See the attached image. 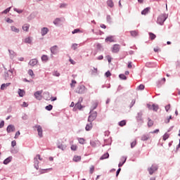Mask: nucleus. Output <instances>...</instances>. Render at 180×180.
<instances>
[{
    "instance_id": "obj_1",
    "label": "nucleus",
    "mask_w": 180,
    "mask_h": 180,
    "mask_svg": "<svg viewBox=\"0 0 180 180\" xmlns=\"http://www.w3.org/2000/svg\"><path fill=\"white\" fill-rule=\"evenodd\" d=\"M75 92L76 94L82 95V94H85V92H86V87H85L83 84H80L76 88Z\"/></svg>"
},
{
    "instance_id": "obj_2",
    "label": "nucleus",
    "mask_w": 180,
    "mask_h": 180,
    "mask_svg": "<svg viewBox=\"0 0 180 180\" xmlns=\"http://www.w3.org/2000/svg\"><path fill=\"white\" fill-rule=\"evenodd\" d=\"M167 18L168 17L167 16V15L162 14L158 18L157 22L159 25H164V22H165V20H167Z\"/></svg>"
},
{
    "instance_id": "obj_3",
    "label": "nucleus",
    "mask_w": 180,
    "mask_h": 180,
    "mask_svg": "<svg viewBox=\"0 0 180 180\" xmlns=\"http://www.w3.org/2000/svg\"><path fill=\"white\" fill-rule=\"evenodd\" d=\"M158 169V167L155 165H153L150 167L148 168V171L150 174V175H153L155 171Z\"/></svg>"
},
{
    "instance_id": "obj_4",
    "label": "nucleus",
    "mask_w": 180,
    "mask_h": 180,
    "mask_svg": "<svg viewBox=\"0 0 180 180\" xmlns=\"http://www.w3.org/2000/svg\"><path fill=\"white\" fill-rule=\"evenodd\" d=\"M96 116H97L96 112H91L90 115L89 116L88 121L94 122V120H95L96 119Z\"/></svg>"
},
{
    "instance_id": "obj_5",
    "label": "nucleus",
    "mask_w": 180,
    "mask_h": 180,
    "mask_svg": "<svg viewBox=\"0 0 180 180\" xmlns=\"http://www.w3.org/2000/svg\"><path fill=\"white\" fill-rule=\"evenodd\" d=\"M35 129H37V130L38 131V136L39 137H43V129L41 128V126L36 125Z\"/></svg>"
},
{
    "instance_id": "obj_6",
    "label": "nucleus",
    "mask_w": 180,
    "mask_h": 180,
    "mask_svg": "<svg viewBox=\"0 0 180 180\" xmlns=\"http://www.w3.org/2000/svg\"><path fill=\"white\" fill-rule=\"evenodd\" d=\"M120 50V45L119 44L113 45L112 48V53H119Z\"/></svg>"
},
{
    "instance_id": "obj_7",
    "label": "nucleus",
    "mask_w": 180,
    "mask_h": 180,
    "mask_svg": "<svg viewBox=\"0 0 180 180\" xmlns=\"http://www.w3.org/2000/svg\"><path fill=\"white\" fill-rule=\"evenodd\" d=\"M43 94V91H38L35 92L34 96H35L36 99H37L38 101H41V94Z\"/></svg>"
},
{
    "instance_id": "obj_8",
    "label": "nucleus",
    "mask_w": 180,
    "mask_h": 180,
    "mask_svg": "<svg viewBox=\"0 0 180 180\" xmlns=\"http://www.w3.org/2000/svg\"><path fill=\"white\" fill-rule=\"evenodd\" d=\"M15 128L14 125L10 124L7 127L6 131L7 133H12L15 131Z\"/></svg>"
},
{
    "instance_id": "obj_9",
    "label": "nucleus",
    "mask_w": 180,
    "mask_h": 180,
    "mask_svg": "<svg viewBox=\"0 0 180 180\" xmlns=\"http://www.w3.org/2000/svg\"><path fill=\"white\" fill-rule=\"evenodd\" d=\"M148 108L150 110H154V112H157V110H158V105L155 104H153L152 105H148Z\"/></svg>"
},
{
    "instance_id": "obj_10",
    "label": "nucleus",
    "mask_w": 180,
    "mask_h": 180,
    "mask_svg": "<svg viewBox=\"0 0 180 180\" xmlns=\"http://www.w3.org/2000/svg\"><path fill=\"white\" fill-rule=\"evenodd\" d=\"M51 53L52 54H57L58 53V46H53L51 48Z\"/></svg>"
},
{
    "instance_id": "obj_11",
    "label": "nucleus",
    "mask_w": 180,
    "mask_h": 180,
    "mask_svg": "<svg viewBox=\"0 0 180 180\" xmlns=\"http://www.w3.org/2000/svg\"><path fill=\"white\" fill-rule=\"evenodd\" d=\"M82 108H84V106H82V105H81V103L78 102L77 103L75 104V108H73V110H77V109L79 110H81V109H82Z\"/></svg>"
},
{
    "instance_id": "obj_12",
    "label": "nucleus",
    "mask_w": 180,
    "mask_h": 180,
    "mask_svg": "<svg viewBox=\"0 0 180 180\" xmlns=\"http://www.w3.org/2000/svg\"><path fill=\"white\" fill-rule=\"evenodd\" d=\"M44 99H46V101H51V96H50V93L49 92L44 93Z\"/></svg>"
},
{
    "instance_id": "obj_13",
    "label": "nucleus",
    "mask_w": 180,
    "mask_h": 180,
    "mask_svg": "<svg viewBox=\"0 0 180 180\" xmlns=\"http://www.w3.org/2000/svg\"><path fill=\"white\" fill-rule=\"evenodd\" d=\"M37 64V59H32L29 62V65H30L31 67H34V65H36Z\"/></svg>"
},
{
    "instance_id": "obj_14",
    "label": "nucleus",
    "mask_w": 180,
    "mask_h": 180,
    "mask_svg": "<svg viewBox=\"0 0 180 180\" xmlns=\"http://www.w3.org/2000/svg\"><path fill=\"white\" fill-rule=\"evenodd\" d=\"M49 33V28L47 27H43L41 30V34L42 36H46V34Z\"/></svg>"
},
{
    "instance_id": "obj_15",
    "label": "nucleus",
    "mask_w": 180,
    "mask_h": 180,
    "mask_svg": "<svg viewBox=\"0 0 180 180\" xmlns=\"http://www.w3.org/2000/svg\"><path fill=\"white\" fill-rule=\"evenodd\" d=\"M105 41H106V43H108V41L110 43H113V41H115V39H113L112 36H110V37H107L105 38Z\"/></svg>"
},
{
    "instance_id": "obj_16",
    "label": "nucleus",
    "mask_w": 180,
    "mask_h": 180,
    "mask_svg": "<svg viewBox=\"0 0 180 180\" xmlns=\"http://www.w3.org/2000/svg\"><path fill=\"white\" fill-rule=\"evenodd\" d=\"M90 74L91 75H96L98 74V68H93L91 69Z\"/></svg>"
},
{
    "instance_id": "obj_17",
    "label": "nucleus",
    "mask_w": 180,
    "mask_h": 180,
    "mask_svg": "<svg viewBox=\"0 0 180 180\" xmlns=\"http://www.w3.org/2000/svg\"><path fill=\"white\" fill-rule=\"evenodd\" d=\"M29 27H30V25L25 24L24 25H22V30L24 32H29Z\"/></svg>"
},
{
    "instance_id": "obj_18",
    "label": "nucleus",
    "mask_w": 180,
    "mask_h": 180,
    "mask_svg": "<svg viewBox=\"0 0 180 180\" xmlns=\"http://www.w3.org/2000/svg\"><path fill=\"white\" fill-rule=\"evenodd\" d=\"M150 7L146 8L144 10H143L141 11V15H147V13H148V12H150Z\"/></svg>"
},
{
    "instance_id": "obj_19",
    "label": "nucleus",
    "mask_w": 180,
    "mask_h": 180,
    "mask_svg": "<svg viewBox=\"0 0 180 180\" xmlns=\"http://www.w3.org/2000/svg\"><path fill=\"white\" fill-rule=\"evenodd\" d=\"M9 85H11V83H6V84H3L1 86V89L2 91L6 89V88H8V86H9Z\"/></svg>"
},
{
    "instance_id": "obj_20",
    "label": "nucleus",
    "mask_w": 180,
    "mask_h": 180,
    "mask_svg": "<svg viewBox=\"0 0 180 180\" xmlns=\"http://www.w3.org/2000/svg\"><path fill=\"white\" fill-rule=\"evenodd\" d=\"M11 29L12 32H14V33H19V32H20V30H19L18 28H17L15 26H11Z\"/></svg>"
},
{
    "instance_id": "obj_21",
    "label": "nucleus",
    "mask_w": 180,
    "mask_h": 180,
    "mask_svg": "<svg viewBox=\"0 0 180 180\" xmlns=\"http://www.w3.org/2000/svg\"><path fill=\"white\" fill-rule=\"evenodd\" d=\"M85 129H86V131H89V130H91L92 129V122H90L89 124H87L86 125V128Z\"/></svg>"
},
{
    "instance_id": "obj_22",
    "label": "nucleus",
    "mask_w": 180,
    "mask_h": 180,
    "mask_svg": "<svg viewBox=\"0 0 180 180\" xmlns=\"http://www.w3.org/2000/svg\"><path fill=\"white\" fill-rule=\"evenodd\" d=\"M73 161H75V162H78L81 161V156L75 155L73 158Z\"/></svg>"
},
{
    "instance_id": "obj_23",
    "label": "nucleus",
    "mask_w": 180,
    "mask_h": 180,
    "mask_svg": "<svg viewBox=\"0 0 180 180\" xmlns=\"http://www.w3.org/2000/svg\"><path fill=\"white\" fill-rule=\"evenodd\" d=\"M70 149L72 151H77V150H78V146H77V144H72L70 146Z\"/></svg>"
},
{
    "instance_id": "obj_24",
    "label": "nucleus",
    "mask_w": 180,
    "mask_h": 180,
    "mask_svg": "<svg viewBox=\"0 0 180 180\" xmlns=\"http://www.w3.org/2000/svg\"><path fill=\"white\" fill-rule=\"evenodd\" d=\"M149 139H150V136L148 135L144 134L141 136L142 141H147V140H148Z\"/></svg>"
},
{
    "instance_id": "obj_25",
    "label": "nucleus",
    "mask_w": 180,
    "mask_h": 180,
    "mask_svg": "<svg viewBox=\"0 0 180 180\" xmlns=\"http://www.w3.org/2000/svg\"><path fill=\"white\" fill-rule=\"evenodd\" d=\"M153 124H154V121L152 120L151 119L148 118V127H153Z\"/></svg>"
},
{
    "instance_id": "obj_26",
    "label": "nucleus",
    "mask_w": 180,
    "mask_h": 180,
    "mask_svg": "<svg viewBox=\"0 0 180 180\" xmlns=\"http://www.w3.org/2000/svg\"><path fill=\"white\" fill-rule=\"evenodd\" d=\"M131 33V35L133 37H136V36H139V31H131L130 32Z\"/></svg>"
},
{
    "instance_id": "obj_27",
    "label": "nucleus",
    "mask_w": 180,
    "mask_h": 180,
    "mask_svg": "<svg viewBox=\"0 0 180 180\" xmlns=\"http://www.w3.org/2000/svg\"><path fill=\"white\" fill-rule=\"evenodd\" d=\"M126 123H127V121L124 120L120 121L118 123V124H119V126H120V127H123V126H126Z\"/></svg>"
},
{
    "instance_id": "obj_28",
    "label": "nucleus",
    "mask_w": 180,
    "mask_h": 180,
    "mask_svg": "<svg viewBox=\"0 0 180 180\" xmlns=\"http://www.w3.org/2000/svg\"><path fill=\"white\" fill-rule=\"evenodd\" d=\"M149 37L150 40H154L157 36L153 32H149Z\"/></svg>"
},
{
    "instance_id": "obj_29",
    "label": "nucleus",
    "mask_w": 180,
    "mask_h": 180,
    "mask_svg": "<svg viewBox=\"0 0 180 180\" xmlns=\"http://www.w3.org/2000/svg\"><path fill=\"white\" fill-rule=\"evenodd\" d=\"M11 161H12V158H7L4 161V164L5 165L9 164V162H11Z\"/></svg>"
},
{
    "instance_id": "obj_30",
    "label": "nucleus",
    "mask_w": 180,
    "mask_h": 180,
    "mask_svg": "<svg viewBox=\"0 0 180 180\" xmlns=\"http://www.w3.org/2000/svg\"><path fill=\"white\" fill-rule=\"evenodd\" d=\"M107 5H108V6H110V8H113V6H114L113 1H112V0H108V1H107Z\"/></svg>"
},
{
    "instance_id": "obj_31",
    "label": "nucleus",
    "mask_w": 180,
    "mask_h": 180,
    "mask_svg": "<svg viewBox=\"0 0 180 180\" xmlns=\"http://www.w3.org/2000/svg\"><path fill=\"white\" fill-rule=\"evenodd\" d=\"M163 141H165L166 140H168L169 139V134L165 133L162 136Z\"/></svg>"
},
{
    "instance_id": "obj_32",
    "label": "nucleus",
    "mask_w": 180,
    "mask_h": 180,
    "mask_svg": "<svg viewBox=\"0 0 180 180\" xmlns=\"http://www.w3.org/2000/svg\"><path fill=\"white\" fill-rule=\"evenodd\" d=\"M25 91L20 89H18V95L19 96H25Z\"/></svg>"
},
{
    "instance_id": "obj_33",
    "label": "nucleus",
    "mask_w": 180,
    "mask_h": 180,
    "mask_svg": "<svg viewBox=\"0 0 180 180\" xmlns=\"http://www.w3.org/2000/svg\"><path fill=\"white\" fill-rule=\"evenodd\" d=\"M79 144H85V139L84 138H77Z\"/></svg>"
},
{
    "instance_id": "obj_34",
    "label": "nucleus",
    "mask_w": 180,
    "mask_h": 180,
    "mask_svg": "<svg viewBox=\"0 0 180 180\" xmlns=\"http://www.w3.org/2000/svg\"><path fill=\"white\" fill-rule=\"evenodd\" d=\"M106 158H109V153H105L104 155H103L100 160H106Z\"/></svg>"
},
{
    "instance_id": "obj_35",
    "label": "nucleus",
    "mask_w": 180,
    "mask_h": 180,
    "mask_svg": "<svg viewBox=\"0 0 180 180\" xmlns=\"http://www.w3.org/2000/svg\"><path fill=\"white\" fill-rule=\"evenodd\" d=\"M75 85H77V81L72 80V83H70L71 88H75Z\"/></svg>"
},
{
    "instance_id": "obj_36",
    "label": "nucleus",
    "mask_w": 180,
    "mask_h": 180,
    "mask_svg": "<svg viewBox=\"0 0 180 180\" xmlns=\"http://www.w3.org/2000/svg\"><path fill=\"white\" fill-rule=\"evenodd\" d=\"M24 41L30 44V43H32V39L30 37H27L25 39Z\"/></svg>"
},
{
    "instance_id": "obj_37",
    "label": "nucleus",
    "mask_w": 180,
    "mask_h": 180,
    "mask_svg": "<svg viewBox=\"0 0 180 180\" xmlns=\"http://www.w3.org/2000/svg\"><path fill=\"white\" fill-rule=\"evenodd\" d=\"M120 79H124V81H126V79H127V77H126V75H123V74H120L119 75Z\"/></svg>"
},
{
    "instance_id": "obj_38",
    "label": "nucleus",
    "mask_w": 180,
    "mask_h": 180,
    "mask_svg": "<svg viewBox=\"0 0 180 180\" xmlns=\"http://www.w3.org/2000/svg\"><path fill=\"white\" fill-rule=\"evenodd\" d=\"M60 22H61V19L60 18H56L53 21V23H54V25H58Z\"/></svg>"
},
{
    "instance_id": "obj_39",
    "label": "nucleus",
    "mask_w": 180,
    "mask_h": 180,
    "mask_svg": "<svg viewBox=\"0 0 180 180\" xmlns=\"http://www.w3.org/2000/svg\"><path fill=\"white\" fill-rule=\"evenodd\" d=\"M96 108H98V102L95 101L92 103V109H95Z\"/></svg>"
},
{
    "instance_id": "obj_40",
    "label": "nucleus",
    "mask_w": 180,
    "mask_h": 180,
    "mask_svg": "<svg viewBox=\"0 0 180 180\" xmlns=\"http://www.w3.org/2000/svg\"><path fill=\"white\" fill-rule=\"evenodd\" d=\"M94 171H95V166L91 165L90 167V170H89L90 174H94Z\"/></svg>"
},
{
    "instance_id": "obj_41",
    "label": "nucleus",
    "mask_w": 180,
    "mask_h": 180,
    "mask_svg": "<svg viewBox=\"0 0 180 180\" xmlns=\"http://www.w3.org/2000/svg\"><path fill=\"white\" fill-rule=\"evenodd\" d=\"M46 110H51L53 109V105H51V104L47 105L45 107Z\"/></svg>"
},
{
    "instance_id": "obj_42",
    "label": "nucleus",
    "mask_w": 180,
    "mask_h": 180,
    "mask_svg": "<svg viewBox=\"0 0 180 180\" xmlns=\"http://www.w3.org/2000/svg\"><path fill=\"white\" fill-rule=\"evenodd\" d=\"M136 144H137V141H134L132 143H131V148H134V147H136Z\"/></svg>"
},
{
    "instance_id": "obj_43",
    "label": "nucleus",
    "mask_w": 180,
    "mask_h": 180,
    "mask_svg": "<svg viewBox=\"0 0 180 180\" xmlns=\"http://www.w3.org/2000/svg\"><path fill=\"white\" fill-rule=\"evenodd\" d=\"M41 60H42V61H47V60H49V58L47 57V56L44 55L41 57Z\"/></svg>"
},
{
    "instance_id": "obj_44",
    "label": "nucleus",
    "mask_w": 180,
    "mask_h": 180,
    "mask_svg": "<svg viewBox=\"0 0 180 180\" xmlns=\"http://www.w3.org/2000/svg\"><path fill=\"white\" fill-rule=\"evenodd\" d=\"M20 136V131H18L15 133V136H14V139H18Z\"/></svg>"
},
{
    "instance_id": "obj_45",
    "label": "nucleus",
    "mask_w": 180,
    "mask_h": 180,
    "mask_svg": "<svg viewBox=\"0 0 180 180\" xmlns=\"http://www.w3.org/2000/svg\"><path fill=\"white\" fill-rule=\"evenodd\" d=\"M28 74L30 75V77H33L34 75V73L33 72V70H28Z\"/></svg>"
},
{
    "instance_id": "obj_46",
    "label": "nucleus",
    "mask_w": 180,
    "mask_h": 180,
    "mask_svg": "<svg viewBox=\"0 0 180 180\" xmlns=\"http://www.w3.org/2000/svg\"><path fill=\"white\" fill-rule=\"evenodd\" d=\"M79 32H81V30H79V29H75L72 32V34H75V33H79Z\"/></svg>"
},
{
    "instance_id": "obj_47",
    "label": "nucleus",
    "mask_w": 180,
    "mask_h": 180,
    "mask_svg": "<svg viewBox=\"0 0 180 180\" xmlns=\"http://www.w3.org/2000/svg\"><path fill=\"white\" fill-rule=\"evenodd\" d=\"M138 89H139L140 91H143V89H144V84H140L138 86Z\"/></svg>"
},
{
    "instance_id": "obj_48",
    "label": "nucleus",
    "mask_w": 180,
    "mask_h": 180,
    "mask_svg": "<svg viewBox=\"0 0 180 180\" xmlns=\"http://www.w3.org/2000/svg\"><path fill=\"white\" fill-rule=\"evenodd\" d=\"M78 47V45L77 44H73L72 46V49L73 50H77V48Z\"/></svg>"
},
{
    "instance_id": "obj_49",
    "label": "nucleus",
    "mask_w": 180,
    "mask_h": 180,
    "mask_svg": "<svg viewBox=\"0 0 180 180\" xmlns=\"http://www.w3.org/2000/svg\"><path fill=\"white\" fill-rule=\"evenodd\" d=\"M169 109H171V105L168 104L167 105L165 106V110L168 112Z\"/></svg>"
},
{
    "instance_id": "obj_50",
    "label": "nucleus",
    "mask_w": 180,
    "mask_h": 180,
    "mask_svg": "<svg viewBox=\"0 0 180 180\" xmlns=\"http://www.w3.org/2000/svg\"><path fill=\"white\" fill-rule=\"evenodd\" d=\"M124 162H126V158H124V162L119 163L118 167H123V164H124Z\"/></svg>"
},
{
    "instance_id": "obj_51",
    "label": "nucleus",
    "mask_w": 180,
    "mask_h": 180,
    "mask_svg": "<svg viewBox=\"0 0 180 180\" xmlns=\"http://www.w3.org/2000/svg\"><path fill=\"white\" fill-rule=\"evenodd\" d=\"M6 22L8 23H13V20H11V18H6Z\"/></svg>"
},
{
    "instance_id": "obj_52",
    "label": "nucleus",
    "mask_w": 180,
    "mask_h": 180,
    "mask_svg": "<svg viewBox=\"0 0 180 180\" xmlns=\"http://www.w3.org/2000/svg\"><path fill=\"white\" fill-rule=\"evenodd\" d=\"M35 158H38V160H39V161H42L43 158H41V156H40V155H37V156L35 157Z\"/></svg>"
},
{
    "instance_id": "obj_53",
    "label": "nucleus",
    "mask_w": 180,
    "mask_h": 180,
    "mask_svg": "<svg viewBox=\"0 0 180 180\" xmlns=\"http://www.w3.org/2000/svg\"><path fill=\"white\" fill-rule=\"evenodd\" d=\"M11 11V7L6 8V10H4L3 11V13H8V12H9Z\"/></svg>"
},
{
    "instance_id": "obj_54",
    "label": "nucleus",
    "mask_w": 180,
    "mask_h": 180,
    "mask_svg": "<svg viewBox=\"0 0 180 180\" xmlns=\"http://www.w3.org/2000/svg\"><path fill=\"white\" fill-rule=\"evenodd\" d=\"M4 126H5V122L1 121L0 122V129H2V127H4Z\"/></svg>"
},
{
    "instance_id": "obj_55",
    "label": "nucleus",
    "mask_w": 180,
    "mask_h": 180,
    "mask_svg": "<svg viewBox=\"0 0 180 180\" xmlns=\"http://www.w3.org/2000/svg\"><path fill=\"white\" fill-rule=\"evenodd\" d=\"M110 75H112V74L110 73V71L105 72V77H110Z\"/></svg>"
},
{
    "instance_id": "obj_56",
    "label": "nucleus",
    "mask_w": 180,
    "mask_h": 180,
    "mask_svg": "<svg viewBox=\"0 0 180 180\" xmlns=\"http://www.w3.org/2000/svg\"><path fill=\"white\" fill-rule=\"evenodd\" d=\"M154 52L155 53H158L159 51H160V49L158 48V46H157L156 48H154Z\"/></svg>"
},
{
    "instance_id": "obj_57",
    "label": "nucleus",
    "mask_w": 180,
    "mask_h": 180,
    "mask_svg": "<svg viewBox=\"0 0 180 180\" xmlns=\"http://www.w3.org/2000/svg\"><path fill=\"white\" fill-rule=\"evenodd\" d=\"M34 165L37 164V165H39V160H37V158H34Z\"/></svg>"
},
{
    "instance_id": "obj_58",
    "label": "nucleus",
    "mask_w": 180,
    "mask_h": 180,
    "mask_svg": "<svg viewBox=\"0 0 180 180\" xmlns=\"http://www.w3.org/2000/svg\"><path fill=\"white\" fill-rule=\"evenodd\" d=\"M16 146V141H13L12 142H11V146L12 147H15Z\"/></svg>"
},
{
    "instance_id": "obj_59",
    "label": "nucleus",
    "mask_w": 180,
    "mask_h": 180,
    "mask_svg": "<svg viewBox=\"0 0 180 180\" xmlns=\"http://www.w3.org/2000/svg\"><path fill=\"white\" fill-rule=\"evenodd\" d=\"M120 171H122V169L119 168L116 172V176H119V174H120Z\"/></svg>"
},
{
    "instance_id": "obj_60",
    "label": "nucleus",
    "mask_w": 180,
    "mask_h": 180,
    "mask_svg": "<svg viewBox=\"0 0 180 180\" xmlns=\"http://www.w3.org/2000/svg\"><path fill=\"white\" fill-rule=\"evenodd\" d=\"M14 11H15V12H18V13H22L23 12V11H22V10H18L17 8H15Z\"/></svg>"
},
{
    "instance_id": "obj_61",
    "label": "nucleus",
    "mask_w": 180,
    "mask_h": 180,
    "mask_svg": "<svg viewBox=\"0 0 180 180\" xmlns=\"http://www.w3.org/2000/svg\"><path fill=\"white\" fill-rule=\"evenodd\" d=\"M159 132H160V129H155V131H151L150 133H152V134H154L155 133H159Z\"/></svg>"
},
{
    "instance_id": "obj_62",
    "label": "nucleus",
    "mask_w": 180,
    "mask_h": 180,
    "mask_svg": "<svg viewBox=\"0 0 180 180\" xmlns=\"http://www.w3.org/2000/svg\"><path fill=\"white\" fill-rule=\"evenodd\" d=\"M22 106H23V108H27V103L23 102Z\"/></svg>"
},
{
    "instance_id": "obj_63",
    "label": "nucleus",
    "mask_w": 180,
    "mask_h": 180,
    "mask_svg": "<svg viewBox=\"0 0 180 180\" xmlns=\"http://www.w3.org/2000/svg\"><path fill=\"white\" fill-rule=\"evenodd\" d=\"M53 75H55V77H58L60 75V72L56 71L53 73Z\"/></svg>"
},
{
    "instance_id": "obj_64",
    "label": "nucleus",
    "mask_w": 180,
    "mask_h": 180,
    "mask_svg": "<svg viewBox=\"0 0 180 180\" xmlns=\"http://www.w3.org/2000/svg\"><path fill=\"white\" fill-rule=\"evenodd\" d=\"M128 68H132L131 62H129Z\"/></svg>"
}]
</instances>
